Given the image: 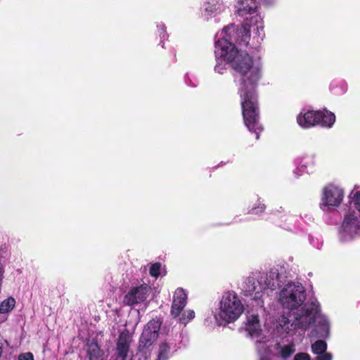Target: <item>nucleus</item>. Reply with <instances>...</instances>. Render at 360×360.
<instances>
[{
	"mask_svg": "<svg viewBox=\"0 0 360 360\" xmlns=\"http://www.w3.org/2000/svg\"><path fill=\"white\" fill-rule=\"evenodd\" d=\"M115 360H132V356L116 355Z\"/></svg>",
	"mask_w": 360,
	"mask_h": 360,
	"instance_id": "bb28decb",
	"label": "nucleus"
},
{
	"mask_svg": "<svg viewBox=\"0 0 360 360\" xmlns=\"http://www.w3.org/2000/svg\"><path fill=\"white\" fill-rule=\"evenodd\" d=\"M357 235H360V233H358Z\"/></svg>",
	"mask_w": 360,
	"mask_h": 360,
	"instance_id": "c85d7f7f",
	"label": "nucleus"
},
{
	"mask_svg": "<svg viewBox=\"0 0 360 360\" xmlns=\"http://www.w3.org/2000/svg\"><path fill=\"white\" fill-rule=\"evenodd\" d=\"M319 122L317 125L324 127H331L335 122V115L328 110L319 111Z\"/></svg>",
	"mask_w": 360,
	"mask_h": 360,
	"instance_id": "dca6fc26",
	"label": "nucleus"
},
{
	"mask_svg": "<svg viewBox=\"0 0 360 360\" xmlns=\"http://www.w3.org/2000/svg\"><path fill=\"white\" fill-rule=\"evenodd\" d=\"M294 360H310V356L307 353H299L295 356Z\"/></svg>",
	"mask_w": 360,
	"mask_h": 360,
	"instance_id": "a878e982",
	"label": "nucleus"
},
{
	"mask_svg": "<svg viewBox=\"0 0 360 360\" xmlns=\"http://www.w3.org/2000/svg\"><path fill=\"white\" fill-rule=\"evenodd\" d=\"M282 280V274L278 268H272L266 274H257L248 276L242 284V290L252 295L254 300L262 297L263 291L267 288L274 289Z\"/></svg>",
	"mask_w": 360,
	"mask_h": 360,
	"instance_id": "20e7f679",
	"label": "nucleus"
},
{
	"mask_svg": "<svg viewBox=\"0 0 360 360\" xmlns=\"http://www.w3.org/2000/svg\"><path fill=\"white\" fill-rule=\"evenodd\" d=\"M327 345L325 341L319 340L311 345L312 352L317 354L316 360H332V355L326 352Z\"/></svg>",
	"mask_w": 360,
	"mask_h": 360,
	"instance_id": "2eb2a0df",
	"label": "nucleus"
},
{
	"mask_svg": "<svg viewBox=\"0 0 360 360\" xmlns=\"http://www.w3.org/2000/svg\"><path fill=\"white\" fill-rule=\"evenodd\" d=\"M350 202L355 210H349L345 216L339 236L342 241H348L360 233V188L350 193Z\"/></svg>",
	"mask_w": 360,
	"mask_h": 360,
	"instance_id": "39448f33",
	"label": "nucleus"
},
{
	"mask_svg": "<svg viewBox=\"0 0 360 360\" xmlns=\"http://www.w3.org/2000/svg\"><path fill=\"white\" fill-rule=\"evenodd\" d=\"M243 329L247 333V335L255 341L259 360H270L269 356L270 353L286 359L295 352L293 344L281 346L279 343H276L273 349H271L272 347L271 338L262 331L257 315H248Z\"/></svg>",
	"mask_w": 360,
	"mask_h": 360,
	"instance_id": "7ed1b4c3",
	"label": "nucleus"
},
{
	"mask_svg": "<svg viewBox=\"0 0 360 360\" xmlns=\"http://www.w3.org/2000/svg\"><path fill=\"white\" fill-rule=\"evenodd\" d=\"M258 6L256 0H237L236 8L240 16L254 13Z\"/></svg>",
	"mask_w": 360,
	"mask_h": 360,
	"instance_id": "4468645a",
	"label": "nucleus"
},
{
	"mask_svg": "<svg viewBox=\"0 0 360 360\" xmlns=\"http://www.w3.org/2000/svg\"><path fill=\"white\" fill-rule=\"evenodd\" d=\"M150 289L147 285H141L133 288L124 297V302L128 305H133L142 302L146 300L150 294Z\"/></svg>",
	"mask_w": 360,
	"mask_h": 360,
	"instance_id": "9d476101",
	"label": "nucleus"
},
{
	"mask_svg": "<svg viewBox=\"0 0 360 360\" xmlns=\"http://www.w3.org/2000/svg\"><path fill=\"white\" fill-rule=\"evenodd\" d=\"M160 264L155 263L151 265L150 268V274L153 277H158L160 274Z\"/></svg>",
	"mask_w": 360,
	"mask_h": 360,
	"instance_id": "4be33fe9",
	"label": "nucleus"
},
{
	"mask_svg": "<svg viewBox=\"0 0 360 360\" xmlns=\"http://www.w3.org/2000/svg\"><path fill=\"white\" fill-rule=\"evenodd\" d=\"M15 304V300L13 297H8L4 300L0 304V313L6 314L11 311Z\"/></svg>",
	"mask_w": 360,
	"mask_h": 360,
	"instance_id": "aec40b11",
	"label": "nucleus"
},
{
	"mask_svg": "<svg viewBox=\"0 0 360 360\" xmlns=\"http://www.w3.org/2000/svg\"><path fill=\"white\" fill-rule=\"evenodd\" d=\"M18 360H34V356L31 352L22 353L19 355Z\"/></svg>",
	"mask_w": 360,
	"mask_h": 360,
	"instance_id": "393cba45",
	"label": "nucleus"
},
{
	"mask_svg": "<svg viewBox=\"0 0 360 360\" xmlns=\"http://www.w3.org/2000/svg\"><path fill=\"white\" fill-rule=\"evenodd\" d=\"M306 291L300 283H288L280 291L278 301L285 309L293 311L292 323L283 316L278 320L277 328L280 327L288 334L293 333L295 328L306 330L312 323L317 322L311 335L325 338L329 333L328 320L320 314L319 304L316 301L305 302Z\"/></svg>",
	"mask_w": 360,
	"mask_h": 360,
	"instance_id": "f03ea898",
	"label": "nucleus"
},
{
	"mask_svg": "<svg viewBox=\"0 0 360 360\" xmlns=\"http://www.w3.org/2000/svg\"><path fill=\"white\" fill-rule=\"evenodd\" d=\"M244 307L238 295L233 291L225 292L221 300L216 319L219 325L237 320L243 312Z\"/></svg>",
	"mask_w": 360,
	"mask_h": 360,
	"instance_id": "423d86ee",
	"label": "nucleus"
},
{
	"mask_svg": "<svg viewBox=\"0 0 360 360\" xmlns=\"http://www.w3.org/2000/svg\"><path fill=\"white\" fill-rule=\"evenodd\" d=\"M186 300L187 295L185 291L182 288L176 289L171 307V314L173 317L176 318L180 316L181 311L186 304Z\"/></svg>",
	"mask_w": 360,
	"mask_h": 360,
	"instance_id": "9b49d317",
	"label": "nucleus"
},
{
	"mask_svg": "<svg viewBox=\"0 0 360 360\" xmlns=\"http://www.w3.org/2000/svg\"><path fill=\"white\" fill-rule=\"evenodd\" d=\"M131 342L132 337L128 331L120 333L116 344V355L132 356L130 353Z\"/></svg>",
	"mask_w": 360,
	"mask_h": 360,
	"instance_id": "f8f14e48",
	"label": "nucleus"
},
{
	"mask_svg": "<svg viewBox=\"0 0 360 360\" xmlns=\"http://www.w3.org/2000/svg\"><path fill=\"white\" fill-rule=\"evenodd\" d=\"M215 72L219 74H223L224 70H226V64L221 60V61L217 62V65L214 67Z\"/></svg>",
	"mask_w": 360,
	"mask_h": 360,
	"instance_id": "5701e85b",
	"label": "nucleus"
},
{
	"mask_svg": "<svg viewBox=\"0 0 360 360\" xmlns=\"http://www.w3.org/2000/svg\"><path fill=\"white\" fill-rule=\"evenodd\" d=\"M205 12L207 15H217L225 9L223 2L219 0H212L205 4Z\"/></svg>",
	"mask_w": 360,
	"mask_h": 360,
	"instance_id": "f3484780",
	"label": "nucleus"
},
{
	"mask_svg": "<svg viewBox=\"0 0 360 360\" xmlns=\"http://www.w3.org/2000/svg\"><path fill=\"white\" fill-rule=\"evenodd\" d=\"M195 317V312L193 310L188 309L184 311L181 316L179 318L180 323L186 324L189 321L192 320Z\"/></svg>",
	"mask_w": 360,
	"mask_h": 360,
	"instance_id": "412c9836",
	"label": "nucleus"
},
{
	"mask_svg": "<svg viewBox=\"0 0 360 360\" xmlns=\"http://www.w3.org/2000/svg\"><path fill=\"white\" fill-rule=\"evenodd\" d=\"M158 27L162 32V33L165 32V25H160V26H158Z\"/></svg>",
	"mask_w": 360,
	"mask_h": 360,
	"instance_id": "cd10ccee",
	"label": "nucleus"
},
{
	"mask_svg": "<svg viewBox=\"0 0 360 360\" xmlns=\"http://www.w3.org/2000/svg\"><path fill=\"white\" fill-rule=\"evenodd\" d=\"M170 347L167 342H161L159 345L155 360H168Z\"/></svg>",
	"mask_w": 360,
	"mask_h": 360,
	"instance_id": "6ab92c4d",
	"label": "nucleus"
},
{
	"mask_svg": "<svg viewBox=\"0 0 360 360\" xmlns=\"http://www.w3.org/2000/svg\"><path fill=\"white\" fill-rule=\"evenodd\" d=\"M265 208H266L265 205L263 203L259 202H258L257 206H255L254 207H252V209L251 210V213L252 214H259V213L263 212L264 211Z\"/></svg>",
	"mask_w": 360,
	"mask_h": 360,
	"instance_id": "b1692460",
	"label": "nucleus"
},
{
	"mask_svg": "<svg viewBox=\"0 0 360 360\" xmlns=\"http://www.w3.org/2000/svg\"><path fill=\"white\" fill-rule=\"evenodd\" d=\"M247 25L242 26L239 30H236L235 26L233 25L225 27L220 33L221 36L227 37L230 40L234 39L236 41H240L245 45H248L249 43L250 32H253L257 35V42L263 39L264 32L262 22H258L257 18L255 25H250L249 28H247Z\"/></svg>",
	"mask_w": 360,
	"mask_h": 360,
	"instance_id": "0eeeda50",
	"label": "nucleus"
},
{
	"mask_svg": "<svg viewBox=\"0 0 360 360\" xmlns=\"http://www.w3.org/2000/svg\"><path fill=\"white\" fill-rule=\"evenodd\" d=\"M161 326L159 319H153L144 327L139 338L137 347V355L147 359L153 349V345L158 337V332Z\"/></svg>",
	"mask_w": 360,
	"mask_h": 360,
	"instance_id": "6e6552de",
	"label": "nucleus"
},
{
	"mask_svg": "<svg viewBox=\"0 0 360 360\" xmlns=\"http://www.w3.org/2000/svg\"><path fill=\"white\" fill-rule=\"evenodd\" d=\"M88 354L89 360H105L104 353L100 349L97 343L92 342L89 345Z\"/></svg>",
	"mask_w": 360,
	"mask_h": 360,
	"instance_id": "a211bd4d",
	"label": "nucleus"
},
{
	"mask_svg": "<svg viewBox=\"0 0 360 360\" xmlns=\"http://www.w3.org/2000/svg\"><path fill=\"white\" fill-rule=\"evenodd\" d=\"M345 198L344 189L335 184H328L322 191L320 208L323 212H332L339 207Z\"/></svg>",
	"mask_w": 360,
	"mask_h": 360,
	"instance_id": "1a4fd4ad",
	"label": "nucleus"
},
{
	"mask_svg": "<svg viewBox=\"0 0 360 360\" xmlns=\"http://www.w3.org/2000/svg\"><path fill=\"white\" fill-rule=\"evenodd\" d=\"M215 43V56L230 64L234 71V82L238 86L244 123L250 131L259 134L262 127L259 123V110L255 89L261 77V68L255 65L245 51L238 50L227 37L219 35Z\"/></svg>",
	"mask_w": 360,
	"mask_h": 360,
	"instance_id": "f257e3e1",
	"label": "nucleus"
},
{
	"mask_svg": "<svg viewBox=\"0 0 360 360\" xmlns=\"http://www.w3.org/2000/svg\"><path fill=\"white\" fill-rule=\"evenodd\" d=\"M319 111L309 110L300 112L297 117L298 124L302 128H309L317 125L319 122Z\"/></svg>",
	"mask_w": 360,
	"mask_h": 360,
	"instance_id": "ddd939ff",
	"label": "nucleus"
}]
</instances>
